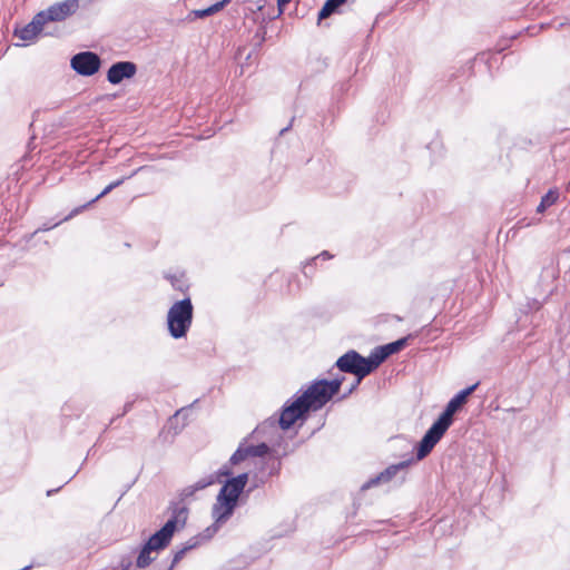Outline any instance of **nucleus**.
Instances as JSON below:
<instances>
[{
    "mask_svg": "<svg viewBox=\"0 0 570 570\" xmlns=\"http://www.w3.org/2000/svg\"><path fill=\"white\" fill-rule=\"evenodd\" d=\"M344 377L332 381L320 380L314 382L301 396L292 403L284 405L279 419L269 417L258 425L254 433L261 434L267 429H289L299 417L309 410L322 409L335 394L338 393Z\"/></svg>",
    "mask_w": 570,
    "mask_h": 570,
    "instance_id": "1",
    "label": "nucleus"
},
{
    "mask_svg": "<svg viewBox=\"0 0 570 570\" xmlns=\"http://www.w3.org/2000/svg\"><path fill=\"white\" fill-rule=\"evenodd\" d=\"M479 382L455 394L446 404L438 420L430 426L416 448V459L426 458L453 422V415L468 402L469 396L476 390Z\"/></svg>",
    "mask_w": 570,
    "mask_h": 570,
    "instance_id": "2",
    "label": "nucleus"
},
{
    "mask_svg": "<svg viewBox=\"0 0 570 570\" xmlns=\"http://www.w3.org/2000/svg\"><path fill=\"white\" fill-rule=\"evenodd\" d=\"M169 510H170V518L146 542L148 548H151L155 551L165 549L170 543V540H171L174 533L178 529H183L187 522L188 508L185 504H183L180 502L173 503L169 507Z\"/></svg>",
    "mask_w": 570,
    "mask_h": 570,
    "instance_id": "3",
    "label": "nucleus"
},
{
    "mask_svg": "<svg viewBox=\"0 0 570 570\" xmlns=\"http://www.w3.org/2000/svg\"><path fill=\"white\" fill-rule=\"evenodd\" d=\"M194 307L190 298H184L173 304L167 314L168 332L174 338L186 336L193 323Z\"/></svg>",
    "mask_w": 570,
    "mask_h": 570,
    "instance_id": "4",
    "label": "nucleus"
},
{
    "mask_svg": "<svg viewBox=\"0 0 570 570\" xmlns=\"http://www.w3.org/2000/svg\"><path fill=\"white\" fill-rule=\"evenodd\" d=\"M336 366L341 372L355 375L356 384H360L365 376L376 370L371 354L368 357H364L354 350L338 357Z\"/></svg>",
    "mask_w": 570,
    "mask_h": 570,
    "instance_id": "5",
    "label": "nucleus"
},
{
    "mask_svg": "<svg viewBox=\"0 0 570 570\" xmlns=\"http://www.w3.org/2000/svg\"><path fill=\"white\" fill-rule=\"evenodd\" d=\"M70 66L78 75L90 77L98 72L101 59L96 52L82 51L71 58Z\"/></svg>",
    "mask_w": 570,
    "mask_h": 570,
    "instance_id": "6",
    "label": "nucleus"
},
{
    "mask_svg": "<svg viewBox=\"0 0 570 570\" xmlns=\"http://www.w3.org/2000/svg\"><path fill=\"white\" fill-rule=\"evenodd\" d=\"M248 482V473H240L236 476H232L225 481L223 487L220 488L217 497L220 500L229 501L234 504H238V500L240 494L244 492V489Z\"/></svg>",
    "mask_w": 570,
    "mask_h": 570,
    "instance_id": "7",
    "label": "nucleus"
},
{
    "mask_svg": "<svg viewBox=\"0 0 570 570\" xmlns=\"http://www.w3.org/2000/svg\"><path fill=\"white\" fill-rule=\"evenodd\" d=\"M79 9V0H65L51 4L48 9L40 11L45 16V22L63 21Z\"/></svg>",
    "mask_w": 570,
    "mask_h": 570,
    "instance_id": "8",
    "label": "nucleus"
},
{
    "mask_svg": "<svg viewBox=\"0 0 570 570\" xmlns=\"http://www.w3.org/2000/svg\"><path fill=\"white\" fill-rule=\"evenodd\" d=\"M412 337L413 335L409 334L405 337L375 347L371 352L375 368H377L387 357L402 351L407 345L409 340Z\"/></svg>",
    "mask_w": 570,
    "mask_h": 570,
    "instance_id": "9",
    "label": "nucleus"
},
{
    "mask_svg": "<svg viewBox=\"0 0 570 570\" xmlns=\"http://www.w3.org/2000/svg\"><path fill=\"white\" fill-rule=\"evenodd\" d=\"M137 73V66L132 61H117L107 71V80L111 85H119L125 79H131Z\"/></svg>",
    "mask_w": 570,
    "mask_h": 570,
    "instance_id": "10",
    "label": "nucleus"
},
{
    "mask_svg": "<svg viewBox=\"0 0 570 570\" xmlns=\"http://www.w3.org/2000/svg\"><path fill=\"white\" fill-rule=\"evenodd\" d=\"M45 24V16L38 12L28 24L17 29L14 36L23 41H31L42 31Z\"/></svg>",
    "mask_w": 570,
    "mask_h": 570,
    "instance_id": "11",
    "label": "nucleus"
},
{
    "mask_svg": "<svg viewBox=\"0 0 570 570\" xmlns=\"http://www.w3.org/2000/svg\"><path fill=\"white\" fill-rule=\"evenodd\" d=\"M410 464V461H402L397 464H392L387 466L384 471L379 473L376 476L370 479L367 482H365L362 485V490H367L374 485H377L380 483H386L390 482L399 471L406 469Z\"/></svg>",
    "mask_w": 570,
    "mask_h": 570,
    "instance_id": "12",
    "label": "nucleus"
},
{
    "mask_svg": "<svg viewBox=\"0 0 570 570\" xmlns=\"http://www.w3.org/2000/svg\"><path fill=\"white\" fill-rule=\"evenodd\" d=\"M236 507V504L220 500L219 497H216V501L212 508V517L216 523L223 524L233 515Z\"/></svg>",
    "mask_w": 570,
    "mask_h": 570,
    "instance_id": "13",
    "label": "nucleus"
},
{
    "mask_svg": "<svg viewBox=\"0 0 570 570\" xmlns=\"http://www.w3.org/2000/svg\"><path fill=\"white\" fill-rule=\"evenodd\" d=\"M218 482V478L216 474H208L202 479H199L194 484H190L184 488L180 492V497L183 500L188 499L195 494V492L206 489L207 487Z\"/></svg>",
    "mask_w": 570,
    "mask_h": 570,
    "instance_id": "14",
    "label": "nucleus"
},
{
    "mask_svg": "<svg viewBox=\"0 0 570 570\" xmlns=\"http://www.w3.org/2000/svg\"><path fill=\"white\" fill-rule=\"evenodd\" d=\"M559 198V191L557 189H550L546 195L541 197V202L537 207V213H544L549 207L554 205Z\"/></svg>",
    "mask_w": 570,
    "mask_h": 570,
    "instance_id": "15",
    "label": "nucleus"
},
{
    "mask_svg": "<svg viewBox=\"0 0 570 570\" xmlns=\"http://www.w3.org/2000/svg\"><path fill=\"white\" fill-rule=\"evenodd\" d=\"M347 0H326L323 8L318 12V20H323L328 18L332 13H334L337 8L344 4Z\"/></svg>",
    "mask_w": 570,
    "mask_h": 570,
    "instance_id": "16",
    "label": "nucleus"
},
{
    "mask_svg": "<svg viewBox=\"0 0 570 570\" xmlns=\"http://www.w3.org/2000/svg\"><path fill=\"white\" fill-rule=\"evenodd\" d=\"M199 544V537H195V538H191L185 547H183L181 549L177 550L175 553H174V557H173V561H171V566H170V569L173 567H175V564H177L181 559L183 557L185 556V553L194 548H196L197 546Z\"/></svg>",
    "mask_w": 570,
    "mask_h": 570,
    "instance_id": "17",
    "label": "nucleus"
},
{
    "mask_svg": "<svg viewBox=\"0 0 570 570\" xmlns=\"http://www.w3.org/2000/svg\"><path fill=\"white\" fill-rule=\"evenodd\" d=\"M245 449H246L248 458L249 456L262 458V456H265L266 454H268V452H269V446L264 442H262L257 445H248L245 443Z\"/></svg>",
    "mask_w": 570,
    "mask_h": 570,
    "instance_id": "18",
    "label": "nucleus"
},
{
    "mask_svg": "<svg viewBox=\"0 0 570 570\" xmlns=\"http://www.w3.org/2000/svg\"><path fill=\"white\" fill-rule=\"evenodd\" d=\"M154 550L151 548H148V546L145 543L142 549L140 550L138 557H137V560H136V564L138 568H146L148 567L151 561H153V558L150 557V553L153 552Z\"/></svg>",
    "mask_w": 570,
    "mask_h": 570,
    "instance_id": "19",
    "label": "nucleus"
},
{
    "mask_svg": "<svg viewBox=\"0 0 570 570\" xmlns=\"http://www.w3.org/2000/svg\"><path fill=\"white\" fill-rule=\"evenodd\" d=\"M112 190V188L108 185L104 188V190L98 194L95 198H92L90 202H88L87 204H85L83 206L81 207H78V208H75L67 217H65L63 220H67L69 218H71L73 215L78 214L81 212V209L92 205L94 203H96L97 200H99L100 198H102L104 196L108 195L110 191Z\"/></svg>",
    "mask_w": 570,
    "mask_h": 570,
    "instance_id": "20",
    "label": "nucleus"
},
{
    "mask_svg": "<svg viewBox=\"0 0 570 570\" xmlns=\"http://www.w3.org/2000/svg\"><path fill=\"white\" fill-rule=\"evenodd\" d=\"M248 458L246 449H245V442L240 443L237 450L232 454L229 459V463L232 465H236L243 461H245Z\"/></svg>",
    "mask_w": 570,
    "mask_h": 570,
    "instance_id": "21",
    "label": "nucleus"
},
{
    "mask_svg": "<svg viewBox=\"0 0 570 570\" xmlns=\"http://www.w3.org/2000/svg\"><path fill=\"white\" fill-rule=\"evenodd\" d=\"M220 10H222V4L216 2L206 9L195 10V11H193V13L196 18H206V17L217 13Z\"/></svg>",
    "mask_w": 570,
    "mask_h": 570,
    "instance_id": "22",
    "label": "nucleus"
},
{
    "mask_svg": "<svg viewBox=\"0 0 570 570\" xmlns=\"http://www.w3.org/2000/svg\"><path fill=\"white\" fill-rule=\"evenodd\" d=\"M268 465V475H277L281 471L282 463L279 459H273L267 462Z\"/></svg>",
    "mask_w": 570,
    "mask_h": 570,
    "instance_id": "23",
    "label": "nucleus"
},
{
    "mask_svg": "<svg viewBox=\"0 0 570 570\" xmlns=\"http://www.w3.org/2000/svg\"><path fill=\"white\" fill-rule=\"evenodd\" d=\"M220 525L222 523H216V521L214 520V523L206 528L199 537L204 539H210L218 531Z\"/></svg>",
    "mask_w": 570,
    "mask_h": 570,
    "instance_id": "24",
    "label": "nucleus"
},
{
    "mask_svg": "<svg viewBox=\"0 0 570 570\" xmlns=\"http://www.w3.org/2000/svg\"><path fill=\"white\" fill-rule=\"evenodd\" d=\"M214 474L217 475L218 478V482L220 481V478L222 476H226V478H232L233 475V472L232 470L227 466V465H224L223 468H220L217 472H215Z\"/></svg>",
    "mask_w": 570,
    "mask_h": 570,
    "instance_id": "25",
    "label": "nucleus"
},
{
    "mask_svg": "<svg viewBox=\"0 0 570 570\" xmlns=\"http://www.w3.org/2000/svg\"><path fill=\"white\" fill-rule=\"evenodd\" d=\"M320 257H322L323 259H331L333 255L327 250H323L318 256L314 257L312 261H316Z\"/></svg>",
    "mask_w": 570,
    "mask_h": 570,
    "instance_id": "26",
    "label": "nucleus"
},
{
    "mask_svg": "<svg viewBox=\"0 0 570 570\" xmlns=\"http://www.w3.org/2000/svg\"><path fill=\"white\" fill-rule=\"evenodd\" d=\"M125 179H126V178L124 177V178H120V179H118V180H115V181L110 183V184H109V186H110V187L112 188V190H114L115 188H117V187H119L121 184H124Z\"/></svg>",
    "mask_w": 570,
    "mask_h": 570,
    "instance_id": "27",
    "label": "nucleus"
},
{
    "mask_svg": "<svg viewBox=\"0 0 570 570\" xmlns=\"http://www.w3.org/2000/svg\"><path fill=\"white\" fill-rule=\"evenodd\" d=\"M292 0H277V6L279 8V13L283 12V7L289 3Z\"/></svg>",
    "mask_w": 570,
    "mask_h": 570,
    "instance_id": "28",
    "label": "nucleus"
},
{
    "mask_svg": "<svg viewBox=\"0 0 570 570\" xmlns=\"http://www.w3.org/2000/svg\"><path fill=\"white\" fill-rule=\"evenodd\" d=\"M171 284L175 288H178L179 291H183V287L179 285L177 279H171Z\"/></svg>",
    "mask_w": 570,
    "mask_h": 570,
    "instance_id": "29",
    "label": "nucleus"
},
{
    "mask_svg": "<svg viewBox=\"0 0 570 570\" xmlns=\"http://www.w3.org/2000/svg\"><path fill=\"white\" fill-rule=\"evenodd\" d=\"M229 2H230V0H220V1H218V3H219V4H222V9H223L226 4H228Z\"/></svg>",
    "mask_w": 570,
    "mask_h": 570,
    "instance_id": "30",
    "label": "nucleus"
},
{
    "mask_svg": "<svg viewBox=\"0 0 570 570\" xmlns=\"http://www.w3.org/2000/svg\"><path fill=\"white\" fill-rule=\"evenodd\" d=\"M357 386L358 384H356V382L352 384L351 389L348 390V393H352Z\"/></svg>",
    "mask_w": 570,
    "mask_h": 570,
    "instance_id": "31",
    "label": "nucleus"
},
{
    "mask_svg": "<svg viewBox=\"0 0 570 570\" xmlns=\"http://www.w3.org/2000/svg\"><path fill=\"white\" fill-rule=\"evenodd\" d=\"M289 129V126L283 128L281 131H279V135H284L287 130Z\"/></svg>",
    "mask_w": 570,
    "mask_h": 570,
    "instance_id": "32",
    "label": "nucleus"
},
{
    "mask_svg": "<svg viewBox=\"0 0 570 570\" xmlns=\"http://www.w3.org/2000/svg\"><path fill=\"white\" fill-rule=\"evenodd\" d=\"M57 491H58V489H56V490H49V491H47V495H51L52 493H55V492H57Z\"/></svg>",
    "mask_w": 570,
    "mask_h": 570,
    "instance_id": "33",
    "label": "nucleus"
},
{
    "mask_svg": "<svg viewBox=\"0 0 570 570\" xmlns=\"http://www.w3.org/2000/svg\"><path fill=\"white\" fill-rule=\"evenodd\" d=\"M51 227H43L42 230H49Z\"/></svg>",
    "mask_w": 570,
    "mask_h": 570,
    "instance_id": "34",
    "label": "nucleus"
}]
</instances>
